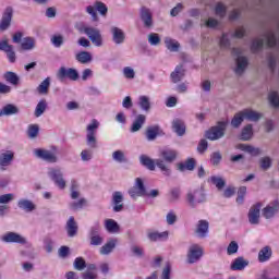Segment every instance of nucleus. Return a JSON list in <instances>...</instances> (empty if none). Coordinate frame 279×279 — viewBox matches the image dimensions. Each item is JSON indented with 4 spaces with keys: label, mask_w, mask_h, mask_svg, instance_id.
<instances>
[{
    "label": "nucleus",
    "mask_w": 279,
    "mask_h": 279,
    "mask_svg": "<svg viewBox=\"0 0 279 279\" xmlns=\"http://www.w3.org/2000/svg\"><path fill=\"white\" fill-rule=\"evenodd\" d=\"M82 32L87 35L89 40L93 43L95 47L104 46V36H101V31L99 28L85 25L82 27Z\"/></svg>",
    "instance_id": "obj_1"
},
{
    "label": "nucleus",
    "mask_w": 279,
    "mask_h": 279,
    "mask_svg": "<svg viewBox=\"0 0 279 279\" xmlns=\"http://www.w3.org/2000/svg\"><path fill=\"white\" fill-rule=\"evenodd\" d=\"M97 130H99V121H97V119H93L92 122L87 125L86 135L87 145L88 147H92V149L97 147V137H95Z\"/></svg>",
    "instance_id": "obj_2"
},
{
    "label": "nucleus",
    "mask_w": 279,
    "mask_h": 279,
    "mask_svg": "<svg viewBox=\"0 0 279 279\" xmlns=\"http://www.w3.org/2000/svg\"><path fill=\"white\" fill-rule=\"evenodd\" d=\"M48 177L61 191H64V189H66V181L64 180V174L62 173V170L60 168H49Z\"/></svg>",
    "instance_id": "obj_3"
},
{
    "label": "nucleus",
    "mask_w": 279,
    "mask_h": 279,
    "mask_svg": "<svg viewBox=\"0 0 279 279\" xmlns=\"http://www.w3.org/2000/svg\"><path fill=\"white\" fill-rule=\"evenodd\" d=\"M33 155L35 158H38L39 160H44L45 162H58V156H56V153L45 149V148H35L33 150Z\"/></svg>",
    "instance_id": "obj_4"
},
{
    "label": "nucleus",
    "mask_w": 279,
    "mask_h": 279,
    "mask_svg": "<svg viewBox=\"0 0 279 279\" xmlns=\"http://www.w3.org/2000/svg\"><path fill=\"white\" fill-rule=\"evenodd\" d=\"M228 130V121H219L217 125L210 128V141H219L226 136Z\"/></svg>",
    "instance_id": "obj_5"
},
{
    "label": "nucleus",
    "mask_w": 279,
    "mask_h": 279,
    "mask_svg": "<svg viewBox=\"0 0 279 279\" xmlns=\"http://www.w3.org/2000/svg\"><path fill=\"white\" fill-rule=\"evenodd\" d=\"M57 76L59 80H71V82H77L80 80V72L73 68L61 66Z\"/></svg>",
    "instance_id": "obj_6"
},
{
    "label": "nucleus",
    "mask_w": 279,
    "mask_h": 279,
    "mask_svg": "<svg viewBox=\"0 0 279 279\" xmlns=\"http://www.w3.org/2000/svg\"><path fill=\"white\" fill-rule=\"evenodd\" d=\"M187 202L192 208H195L197 204L206 202V192L204 191V189H199L194 192L187 193Z\"/></svg>",
    "instance_id": "obj_7"
},
{
    "label": "nucleus",
    "mask_w": 279,
    "mask_h": 279,
    "mask_svg": "<svg viewBox=\"0 0 279 279\" xmlns=\"http://www.w3.org/2000/svg\"><path fill=\"white\" fill-rule=\"evenodd\" d=\"M129 195L134 199V197H145L147 195V189L143 179L136 178L135 183L131 190H129Z\"/></svg>",
    "instance_id": "obj_8"
},
{
    "label": "nucleus",
    "mask_w": 279,
    "mask_h": 279,
    "mask_svg": "<svg viewBox=\"0 0 279 279\" xmlns=\"http://www.w3.org/2000/svg\"><path fill=\"white\" fill-rule=\"evenodd\" d=\"M0 51L7 53V58L11 64L16 62V52H14V47L8 43V38L0 40Z\"/></svg>",
    "instance_id": "obj_9"
},
{
    "label": "nucleus",
    "mask_w": 279,
    "mask_h": 279,
    "mask_svg": "<svg viewBox=\"0 0 279 279\" xmlns=\"http://www.w3.org/2000/svg\"><path fill=\"white\" fill-rule=\"evenodd\" d=\"M204 254V251L202 247L197 244H193L190 246L189 252H187V263L190 265H193L197 263L202 258V255Z\"/></svg>",
    "instance_id": "obj_10"
},
{
    "label": "nucleus",
    "mask_w": 279,
    "mask_h": 279,
    "mask_svg": "<svg viewBox=\"0 0 279 279\" xmlns=\"http://www.w3.org/2000/svg\"><path fill=\"white\" fill-rule=\"evenodd\" d=\"M3 243H19L20 245H25L27 239L16 232H7L2 235Z\"/></svg>",
    "instance_id": "obj_11"
},
{
    "label": "nucleus",
    "mask_w": 279,
    "mask_h": 279,
    "mask_svg": "<svg viewBox=\"0 0 279 279\" xmlns=\"http://www.w3.org/2000/svg\"><path fill=\"white\" fill-rule=\"evenodd\" d=\"M14 14V9H12V7H8L3 14H2V19L0 21V29L1 32H5V29H8L10 27V25L12 24V16Z\"/></svg>",
    "instance_id": "obj_12"
},
{
    "label": "nucleus",
    "mask_w": 279,
    "mask_h": 279,
    "mask_svg": "<svg viewBox=\"0 0 279 279\" xmlns=\"http://www.w3.org/2000/svg\"><path fill=\"white\" fill-rule=\"evenodd\" d=\"M260 203H256L248 210V223L252 226H258L260 223Z\"/></svg>",
    "instance_id": "obj_13"
},
{
    "label": "nucleus",
    "mask_w": 279,
    "mask_h": 279,
    "mask_svg": "<svg viewBox=\"0 0 279 279\" xmlns=\"http://www.w3.org/2000/svg\"><path fill=\"white\" fill-rule=\"evenodd\" d=\"M110 34L114 45H123L125 43V32L118 26H111Z\"/></svg>",
    "instance_id": "obj_14"
},
{
    "label": "nucleus",
    "mask_w": 279,
    "mask_h": 279,
    "mask_svg": "<svg viewBox=\"0 0 279 279\" xmlns=\"http://www.w3.org/2000/svg\"><path fill=\"white\" fill-rule=\"evenodd\" d=\"M279 210V202L274 201L263 209V217L265 219H271Z\"/></svg>",
    "instance_id": "obj_15"
},
{
    "label": "nucleus",
    "mask_w": 279,
    "mask_h": 279,
    "mask_svg": "<svg viewBox=\"0 0 279 279\" xmlns=\"http://www.w3.org/2000/svg\"><path fill=\"white\" fill-rule=\"evenodd\" d=\"M21 113V109L14 104H8L0 109V117H14Z\"/></svg>",
    "instance_id": "obj_16"
},
{
    "label": "nucleus",
    "mask_w": 279,
    "mask_h": 279,
    "mask_svg": "<svg viewBox=\"0 0 279 279\" xmlns=\"http://www.w3.org/2000/svg\"><path fill=\"white\" fill-rule=\"evenodd\" d=\"M202 38H203V45H208L210 40V17H207V20L202 19Z\"/></svg>",
    "instance_id": "obj_17"
},
{
    "label": "nucleus",
    "mask_w": 279,
    "mask_h": 279,
    "mask_svg": "<svg viewBox=\"0 0 279 279\" xmlns=\"http://www.w3.org/2000/svg\"><path fill=\"white\" fill-rule=\"evenodd\" d=\"M145 121H147V116L145 114H137L131 125L130 132L133 134L136 132H141L143 126L145 125Z\"/></svg>",
    "instance_id": "obj_18"
},
{
    "label": "nucleus",
    "mask_w": 279,
    "mask_h": 279,
    "mask_svg": "<svg viewBox=\"0 0 279 279\" xmlns=\"http://www.w3.org/2000/svg\"><path fill=\"white\" fill-rule=\"evenodd\" d=\"M14 160V153L12 150L0 151V167H10Z\"/></svg>",
    "instance_id": "obj_19"
},
{
    "label": "nucleus",
    "mask_w": 279,
    "mask_h": 279,
    "mask_svg": "<svg viewBox=\"0 0 279 279\" xmlns=\"http://www.w3.org/2000/svg\"><path fill=\"white\" fill-rule=\"evenodd\" d=\"M123 193L122 192H113L112 194V204H113V213H121L123 210Z\"/></svg>",
    "instance_id": "obj_20"
},
{
    "label": "nucleus",
    "mask_w": 279,
    "mask_h": 279,
    "mask_svg": "<svg viewBox=\"0 0 279 279\" xmlns=\"http://www.w3.org/2000/svg\"><path fill=\"white\" fill-rule=\"evenodd\" d=\"M186 71L184 70V65H177L174 71L170 74V80L173 84H178V82H182L184 78Z\"/></svg>",
    "instance_id": "obj_21"
},
{
    "label": "nucleus",
    "mask_w": 279,
    "mask_h": 279,
    "mask_svg": "<svg viewBox=\"0 0 279 279\" xmlns=\"http://www.w3.org/2000/svg\"><path fill=\"white\" fill-rule=\"evenodd\" d=\"M17 208L24 210L25 213H34L36 209V204L27 198H21L17 202Z\"/></svg>",
    "instance_id": "obj_22"
},
{
    "label": "nucleus",
    "mask_w": 279,
    "mask_h": 279,
    "mask_svg": "<svg viewBox=\"0 0 279 279\" xmlns=\"http://www.w3.org/2000/svg\"><path fill=\"white\" fill-rule=\"evenodd\" d=\"M236 66H235V73L236 75H243L245 73V70L247 69V65L250 62L247 61V57H239L235 59Z\"/></svg>",
    "instance_id": "obj_23"
},
{
    "label": "nucleus",
    "mask_w": 279,
    "mask_h": 279,
    "mask_svg": "<svg viewBox=\"0 0 279 279\" xmlns=\"http://www.w3.org/2000/svg\"><path fill=\"white\" fill-rule=\"evenodd\" d=\"M250 265L248 260H245L243 257H236L232 263H231V271H243L245 267Z\"/></svg>",
    "instance_id": "obj_24"
},
{
    "label": "nucleus",
    "mask_w": 279,
    "mask_h": 279,
    "mask_svg": "<svg viewBox=\"0 0 279 279\" xmlns=\"http://www.w3.org/2000/svg\"><path fill=\"white\" fill-rule=\"evenodd\" d=\"M105 228L109 234H119L121 227L114 219L105 220Z\"/></svg>",
    "instance_id": "obj_25"
},
{
    "label": "nucleus",
    "mask_w": 279,
    "mask_h": 279,
    "mask_svg": "<svg viewBox=\"0 0 279 279\" xmlns=\"http://www.w3.org/2000/svg\"><path fill=\"white\" fill-rule=\"evenodd\" d=\"M118 240L111 239L105 245L100 247V254L102 256H108V254H112V251L117 247Z\"/></svg>",
    "instance_id": "obj_26"
},
{
    "label": "nucleus",
    "mask_w": 279,
    "mask_h": 279,
    "mask_svg": "<svg viewBox=\"0 0 279 279\" xmlns=\"http://www.w3.org/2000/svg\"><path fill=\"white\" fill-rule=\"evenodd\" d=\"M140 162L143 167H146L148 171H156V160L151 159L149 156L141 155Z\"/></svg>",
    "instance_id": "obj_27"
},
{
    "label": "nucleus",
    "mask_w": 279,
    "mask_h": 279,
    "mask_svg": "<svg viewBox=\"0 0 279 279\" xmlns=\"http://www.w3.org/2000/svg\"><path fill=\"white\" fill-rule=\"evenodd\" d=\"M272 254H274V251H271V246H264L258 252V262L267 263V260H270Z\"/></svg>",
    "instance_id": "obj_28"
},
{
    "label": "nucleus",
    "mask_w": 279,
    "mask_h": 279,
    "mask_svg": "<svg viewBox=\"0 0 279 279\" xmlns=\"http://www.w3.org/2000/svg\"><path fill=\"white\" fill-rule=\"evenodd\" d=\"M160 156L166 162H173L178 158V151L171 148H163L160 150Z\"/></svg>",
    "instance_id": "obj_29"
},
{
    "label": "nucleus",
    "mask_w": 279,
    "mask_h": 279,
    "mask_svg": "<svg viewBox=\"0 0 279 279\" xmlns=\"http://www.w3.org/2000/svg\"><path fill=\"white\" fill-rule=\"evenodd\" d=\"M141 19L145 27H151V25L154 24V21L151 19V11H149V9L145 7L141 9Z\"/></svg>",
    "instance_id": "obj_30"
},
{
    "label": "nucleus",
    "mask_w": 279,
    "mask_h": 279,
    "mask_svg": "<svg viewBox=\"0 0 279 279\" xmlns=\"http://www.w3.org/2000/svg\"><path fill=\"white\" fill-rule=\"evenodd\" d=\"M172 128L175 134H178L179 136H184V134H186V125L184 124V121L180 119L173 120Z\"/></svg>",
    "instance_id": "obj_31"
},
{
    "label": "nucleus",
    "mask_w": 279,
    "mask_h": 279,
    "mask_svg": "<svg viewBox=\"0 0 279 279\" xmlns=\"http://www.w3.org/2000/svg\"><path fill=\"white\" fill-rule=\"evenodd\" d=\"M242 112L244 119H246L247 121L256 122L260 120V117H263V113L256 112L252 109H244Z\"/></svg>",
    "instance_id": "obj_32"
},
{
    "label": "nucleus",
    "mask_w": 279,
    "mask_h": 279,
    "mask_svg": "<svg viewBox=\"0 0 279 279\" xmlns=\"http://www.w3.org/2000/svg\"><path fill=\"white\" fill-rule=\"evenodd\" d=\"M68 236H75L77 234V222H75V218L71 216L66 222Z\"/></svg>",
    "instance_id": "obj_33"
},
{
    "label": "nucleus",
    "mask_w": 279,
    "mask_h": 279,
    "mask_svg": "<svg viewBox=\"0 0 279 279\" xmlns=\"http://www.w3.org/2000/svg\"><path fill=\"white\" fill-rule=\"evenodd\" d=\"M148 239L149 241H167L169 239V231H163V232H149L148 233Z\"/></svg>",
    "instance_id": "obj_34"
},
{
    "label": "nucleus",
    "mask_w": 279,
    "mask_h": 279,
    "mask_svg": "<svg viewBox=\"0 0 279 279\" xmlns=\"http://www.w3.org/2000/svg\"><path fill=\"white\" fill-rule=\"evenodd\" d=\"M5 82H8L9 84H12V86H19L20 82H21V77H19L17 73L14 72H5L3 75Z\"/></svg>",
    "instance_id": "obj_35"
},
{
    "label": "nucleus",
    "mask_w": 279,
    "mask_h": 279,
    "mask_svg": "<svg viewBox=\"0 0 279 279\" xmlns=\"http://www.w3.org/2000/svg\"><path fill=\"white\" fill-rule=\"evenodd\" d=\"M21 47L24 51H32L36 47V39L34 37H25L22 39Z\"/></svg>",
    "instance_id": "obj_36"
},
{
    "label": "nucleus",
    "mask_w": 279,
    "mask_h": 279,
    "mask_svg": "<svg viewBox=\"0 0 279 279\" xmlns=\"http://www.w3.org/2000/svg\"><path fill=\"white\" fill-rule=\"evenodd\" d=\"M196 234L201 239H204V236H206V234H208V221H206V220L198 221V225L196 228Z\"/></svg>",
    "instance_id": "obj_37"
},
{
    "label": "nucleus",
    "mask_w": 279,
    "mask_h": 279,
    "mask_svg": "<svg viewBox=\"0 0 279 279\" xmlns=\"http://www.w3.org/2000/svg\"><path fill=\"white\" fill-rule=\"evenodd\" d=\"M158 134H160V126L154 125V126H148L146 131V138L147 141H156L158 137Z\"/></svg>",
    "instance_id": "obj_38"
},
{
    "label": "nucleus",
    "mask_w": 279,
    "mask_h": 279,
    "mask_svg": "<svg viewBox=\"0 0 279 279\" xmlns=\"http://www.w3.org/2000/svg\"><path fill=\"white\" fill-rule=\"evenodd\" d=\"M155 167H158V169H160L161 173L166 177L169 178V175H171V169L169 168V166H167V163L165 162V160L162 159H156L155 160Z\"/></svg>",
    "instance_id": "obj_39"
},
{
    "label": "nucleus",
    "mask_w": 279,
    "mask_h": 279,
    "mask_svg": "<svg viewBox=\"0 0 279 279\" xmlns=\"http://www.w3.org/2000/svg\"><path fill=\"white\" fill-rule=\"evenodd\" d=\"M253 135H254V128L252 126V124H247L242 129L240 138L241 141H250V138H252Z\"/></svg>",
    "instance_id": "obj_40"
},
{
    "label": "nucleus",
    "mask_w": 279,
    "mask_h": 279,
    "mask_svg": "<svg viewBox=\"0 0 279 279\" xmlns=\"http://www.w3.org/2000/svg\"><path fill=\"white\" fill-rule=\"evenodd\" d=\"M138 106L144 112H149V110H151V102L147 96L138 97Z\"/></svg>",
    "instance_id": "obj_41"
},
{
    "label": "nucleus",
    "mask_w": 279,
    "mask_h": 279,
    "mask_svg": "<svg viewBox=\"0 0 279 279\" xmlns=\"http://www.w3.org/2000/svg\"><path fill=\"white\" fill-rule=\"evenodd\" d=\"M76 60L81 64H88V62H92L93 60V54L88 51H81L76 54Z\"/></svg>",
    "instance_id": "obj_42"
},
{
    "label": "nucleus",
    "mask_w": 279,
    "mask_h": 279,
    "mask_svg": "<svg viewBox=\"0 0 279 279\" xmlns=\"http://www.w3.org/2000/svg\"><path fill=\"white\" fill-rule=\"evenodd\" d=\"M165 45L169 51L175 52L180 49V43L175 39H171V37L165 38Z\"/></svg>",
    "instance_id": "obj_43"
},
{
    "label": "nucleus",
    "mask_w": 279,
    "mask_h": 279,
    "mask_svg": "<svg viewBox=\"0 0 279 279\" xmlns=\"http://www.w3.org/2000/svg\"><path fill=\"white\" fill-rule=\"evenodd\" d=\"M49 86H51V78H45L37 87L39 95H47L49 93Z\"/></svg>",
    "instance_id": "obj_44"
},
{
    "label": "nucleus",
    "mask_w": 279,
    "mask_h": 279,
    "mask_svg": "<svg viewBox=\"0 0 279 279\" xmlns=\"http://www.w3.org/2000/svg\"><path fill=\"white\" fill-rule=\"evenodd\" d=\"M86 206V198L81 197L77 201H73L69 204L70 210H82Z\"/></svg>",
    "instance_id": "obj_45"
},
{
    "label": "nucleus",
    "mask_w": 279,
    "mask_h": 279,
    "mask_svg": "<svg viewBox=\"0 0 279 279\" xmlns=\"http://www.w3.org/2000/svg\"><path fill=\"white\" fill-rule=\"evenodd\" d=\"M264 45H265L264 39H262V38L254 39L251 44L252 53H258V51H262Z\"/></svg>",
    "instance_id": "obj_46"
},
{
    "label": "nucleus",
    "mask_w": 279,
    "mask_h": 279,
    "mask_svg": "<svg viewBox=\"0 0 279 279\" xmlns=\"http://www.w3.org/2000/svg\"><path fill=\"white\" fill-rule=\"evenodd\" d=\"M112 160H114V162H119L120 165L123 162H128V158L125 157V153L123 150L113 151Z\"/></svg>",
    "instance_id": "obj_47"
},
{
    "label": "nucleus",
    "mask_w": 279,
    "mask_h": 279,
    "mask_svg": "<svg viewBox=\"0 0 279 279\" xmlns=\"http://www.w3.org/2000/svg\"><path fill=\"white\" fill-rule=\"evenodd\" d=\"M45 110H47V100H40L35 108V117H43L45 114Z\"/></svg>",
    "instance_id": "obj_48"
},
{
    "label": "nucleus",
    "mask_w": 279,
    "mask_h": 279,
    "mask_svg": "<svg viewBox=\"0 0 279 279\" xmlns=\"http://www.w3.org/2000/svg\"><path fill=\"white\" fill-rule=\"evenodd\" d=\"M244 119H245V116H243V111L235 113V116L231 120L232 128H240Z\"/></svg>",
    "instance_id": "obj_49"
},
{
    "label": "nucleus",
    "mask_w": 279,
    "mask_h": 279,
    "mask_svg": "<svg viewBox=\"0 0 279 279\" xmlns=\"http://www.w3.org/2000/svg\"><path fill=\"white\" fill-rule=\"evenodd\" d=\"M268 100L272 108H279V94L278 92H270L268 95Z\"/></svg>",
    "instance_id": "obj_50"
},
{
    "label": "nucleus",
    "mask_w": 279,
    "mask_h": 279,
    "mask_svg": "<svg viewBox=\"0 0 279 279\" xmlns=\"http://www.w3.org/2000/svg\"><path fill=\"white\" fill-rule=\"evenodd\" d=\"M201 97L204 99L208 93H210V81L209 80H203L201 83Z\"/></svg>",
    "instance_id": "obj_51"
},
{
    "label": "nucleus",
    "mask_w": 279,
    "mask_h": 279,
    "mask_svg": "<svg viewBox=\"0 0 279 279\" xmlns=\"http://www.w3.org/2000/svg\"><path fill=\"white\" fill-rule=\"evenodd\" d=\"M242 150L246 151V154H250L251 156H260V148H256L252 145H243Z\"/></svg>",
    "instance_id": "obj_52"
},
{
    "label": "nucleus",
    "mask_w": 279,
    "mask_h": 279,
    "mask_svg": "<svg viewBox=\"0 0 279 279\" xmlns=\"http://www.w3.org/2000/svg\"><path fill=\"white\" fill-rule=\"evenodd\" d=\"M180 171H184L186 169L187 171H193L195 169V159L191 158L184 163H181L179 166Z\"/></svg>",
    "instance_id": "obj_53"
},
{
    "label": "nucleus",
    "mask_w": 279,
    "mask_h": 279,
    "mask_svg": "<svg viewBox=\"0 0 279 279\" xmlns=\"http://www.w3.org/2000/svg\"><path fill=\"white\" fill-rule=\"evenodd\" d=\"M38 132H40L38 124L28 125L27 135L29 138H36V136H38Z\"/></svg>",
    "instance_id": "obj_54"
},
{
    "label": "nucleus",
    "mask_w": 279,
    "mask_h": 279,
    "mask_svg": "<svg viewBox=\"0 0 279 279\" xmlns=\"http://www.w3.org/2000/svg\"><path fill=\"white\" fill-rule=\"evenodd\" d=\"M74 269H76V271H84V269H86V260H84L82 257H76L74 259Z\"/></svg>",
    "instance_id": "obj_55"
},
{
    "label": "nucleus",
    "mask_w": 279,
    "mask_h": 279,
    "mask_svg": "<svg viewBox=\"0 0 279 279\" xmlns=\"http://www.w3.org/2000/svg\"><path fill=\"white\" fill-rule=\"evenodd\" d=\"M50 40L53 47H56L57 49H60V47L64 45V37L62 35H54L51 37Z\"/></svg>",
    "instance_id": "obj_56"
},
{
    "label": "nucleus",
    "mask_w": 279,
    "mask_h": 279,
    "mask_svg": "<svg viewBox=\"0 0 279 279\" xmlns=\"http://www.w3.org/2000/svg\"><path fill=\"white\" fill-rule=\"evenodd\" d=\"M180 195H182L180 187H173L170 190L169 201L172 203L178 202V199H180Z\"/></svg>",
    "instance_id": "obj_57"
},
{
    "label": "nucleus",
    "mask_w": 279,
    "mask_h": 279,
    "mask_svg": "<svg viewBox=\"0 0 279 279\" xmlns=\"http://www.w3.org/2000/svg\"><path fill=\"white\" fill-rule=\"evenodd\" d=\"M210 182L215 184L218 191H221L226 186V181L221 177H211Z\"/></svg>",
    "instance_id": "obj_58"
},
{
    "label": "nucleus",
    "mask_w": 279,
    "mask_h": 279,
    "mask_svg": "<svg viewBox=\"0 0 279 279\" xmlns=\"http://www.w3.org/2000/svg\"><path fill=\"white\" fill-rule=\"evenodd\" d=\"M239 252V243L236 241H231L227 246V254L228 256H232Z\"/></svg>",
    "instance_id": "obj_59"
},
{
    "label": "nucleus",
    "mask_w": 279,
    "mask_h": 279,
    "mask_svg": "<svg viewBox=\"0 0 279 279\" xmlns=\"http://www.w3.org/2000/svg\"><path fill=\"white\" fill-rule=\"evenodd\" d=\"M122 73L126 80H134V77H136V72L132 69V66L123 68Z\"/></svg>",
    "instance_id": "obj_60"
},
{
    "label": "nucleus",
    "mask_w": 279,
    "mask_h": 279,
    "mask_svg": "<svg viewBox=\"0 0 279 279\" xmlns=\"http://www.w3.org/2000/svg\"><path fill=\"white\" fill-rule=\"evenodd\" d=\"M131 252L136 258H143V256H145V250L138 245H133Z\"/></svg>",
    "instance_id": "obj_61"
},
{
    "label": "nucleus",
    "mask_w": 279,
    "mask_h": 279,
    "mask_svg": "<svg viewBox=\"0 0 279 279\" xmlns=\"http://www.w3.org/2000/svg\"><path fill=\"white\" fill-rule=\"evenodd\" d=\"M267 38V45L270 47V49H274V47H277L278 45V38L275 34L270 33L266 35Z\"/></svg>",
    "instance_id": "obj_62"
},
{
    "label": "nucleus",
    "mask_w": 279,
    "mask_h": 279,
    "mask_svg": "<svg viewBox=\"0 0 279 279\" xmlns=\"http://www.w3.org/2000/svg\"><path fill=\"white\" fill-rule=\"evenodd\" d=\"M148 43L153 47H156V46L160 45V36L156 33H150L148 35Z\"/></svg>",
    "instance_id": "obj_63"
},
{
    "label": "nucleus",
    "mask_w": 279,
    "mask_h": 279,
    "mask_svg": "<svg viewBox=\"0 0 279 279\" xmlns=\"http://www.w3.org/2000/svg\"><path fill=\"white\" fill-rule=\"evenodd\" d=\"M13 201H14V194L12 193L0 195V205L3 204V206H5V204H10V202H13Z\"/></svg>",
    "instance_id": "obj_64"
}]
</instances>
